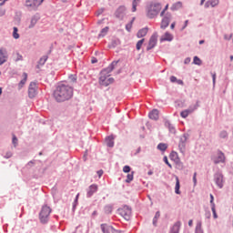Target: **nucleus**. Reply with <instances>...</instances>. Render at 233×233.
Returning a JSON list of instances; mask_svg holds the SVG:
<instances>
[{
    "instance_id": "obj_15",
    "label": "nucleus",
    "mask_w": 233,
    "mask_h": 233,
    "mask_svg": "<svg viewBox=\"0 0 233 233\" xmlns=\"http://www.w3.org/2000/svg\"><path fill=\"white\" fill-rule=\"evenodd\" d=\"M97 190H98L97 184H92L86 189V192H87L86 198H92V196H94L96 192H97Z\"/></svg>"
},
{
    "instance_id": "obj_18",
    "label": "nucleus",
    "mask_w": 233,
    "mask_h": 233,
    "mask_svg": "<svg viewBox=\"0 0 233 233\" xmlns=\"http://www.w3.org/2000/svg\"><path fill=\"white\" fill-rule=\"evenodd\" d=\"M148 117L149 119H153V121H157V119H159V110L153 109L149 112Z\"/></svg>"
},
{
    "instance_id": "obj_47",
    "label": "nucleus",
    "mask_w": 233,
    "mask_h": 233,
    "mask_svg": "<svg viewBox=\"0 0 233 233\" xmlns=\"http://www.w3.org/2000/svg\"><path fill=\"white\" fill-rule=\"evenodd\" d=\"M210 2L212 8H215V6H218V5H219V0H210Z\"/></svg>"
},
{
    "instance_id": "obj_60",
    "label": "nucleus",
    "mask_w": 233,
    "mask_h": 233,
    "mask_svg": "<svg viewBox=\"0 0 233 233\" xmlns=\"http://www.w3.org/2000/svg\"><path fill=\"white\" fill-rule=\"evenodd\" d=\"M91 63H92V65H96V63H97V58L92 57Z\"/></svg>"
},
{
    "instance_id": "obj_22",
    "label": "nucleus",
    "mask_w": 233,
    "mask_h": 233,
    "mask_svg": "<svg viewBox=\"0 0 233 233\" xmlns=\"http://www.w3.org/2000/svg\"><path fill=\"white\" fill-rule=\"evenodd\" d=\"M119 45H121V40H119V38H113L108 45V48H116L119 46Z\"/></svg>"
},
{
    "instance_id": "obj_19",
    "label": "nucleus",
    "mask_w": 233,
    "mask_h": 233,
    "mask_svg": "<svg viewBox=\"0 0 233 233\" xmlns=\"http://www.w3.org/2000/svg\"><path fill=\"white\" fill-rule=\"evenodd\" d=\"M164 41H174V35H172V34L169 32H166L165 35L160 38V43H163Z\"/></svg>"
},
{
    "instance_id": "obj_12",
    "label": "nucleus",
    "mask_w": 233,
    "mask_h": 233,
    "mask_svg": "<svg viewBox=\"0 0 233 233\" xmlns=\"http://www.w3.org/2000/svg\"><path fill=\"white\" fill-rule=\"evenodd\" d=\"M127 7L125 5H120L115 12V16L116 17V19H120L121 21H123V19L125 18V15H127Z\"/></svg>"
},
{
    "instance_id": "obj_24",
    "label": "nucleus",
    "mask_w": 233,
    "mask_h": 233,
    "mask_svg": "<svg viewBox=\"0 0 233 233\" xmlns=\"http://www.w3.org/2000/svg\"><path fill=\"white\" fill-rule=\"evenodd\" d=\"M6 63V51L5 49H0V66L1 65H5Z\"/></svg>"
},
{
    "instance_id": "obj_41",
    "label": "nucleus",
    "mask_w": 233,
    "mask_h": 233,
    "mask_svg": "<svg viewBox=\"0 0 233 233\" xmlns=\"http://www.w3.org/2000/svg\"><path fill=\"white\" fill-rule=\"evenodd\" d=\"M134 180V171L131 174H127L126 183H130Z\"/></svg>"
},
{
    "instance_id": "obj_46",
    "label": "nucleus",
    "mask_w": 233,
    "mask_h": 233,
    "mask_svg": "<svg viewBox=\"0 0 233 233\" xmlns=\"http://www.w3.org/2000/svg\"><path fill=\"white\" fill-rule=\"evenodd\" d=\"M79 201V194L76 196L75 201L73 203V210H76V207H77V202Z\"/></svg>"
},
{
    "instance_id": "obj_26",
    "label": "nucleus",
    "mask_w": 233,
    "mask_h": 233,
    "mask_svg": "<svg viewBox=\"0 0 233 233\" xmlns=\"http://www.w3.org/2000/svg\"><path fill=\"white\" fill-rule=\"evenodd\" d=\"M182 7H183V3L177 2V3H175L171 5L170 10H172V12H176V11L179 10Z\"/></svg>"
},
{
    "instance_id": "obj_61",
    "label": "nucleus",
    "mask_w": 233,
    "mask_h": 233,
    "mask_svg": "<svg viewBox=\"0 0 233 233\" xmlns=\"http://www.w3.org/2000/svg\"><path fill=\"white\" fill-rule=\"evenodd\" d=\"M98 177H101V176H103V169H100L96 172Z\"/></svg>"
},
{
    "instance_id": "obj_16",
    "label": "nucleus",
    "mask_w": 233,
    "mask_h": 233,
    "mask_svg": "<svg viewBox=\"0 0 233 233\" xmlns=\"http://www.w3.org/2000/svg\"><path fill=\"white\" fill-rule=\"evenodd\" d=\"M214 179H215V183L216 185L221 188L223 187V174L221 173H216L214 175Z\"/></svg>"
},
{
    "instance_id": "obj_14",
    "label": "nucleus",
    "mask_w": 233,
    "mask_h": 233,
    "mask_svg": "<svg viewBox=\"0 0 233 233\" xmlns=\"http://www.w3.org/2000/svg\"><path fill=\"white\" fill-rule=\"evenodd\" d=\"M108 76H99V85L102 86H108L109 85H112L114 83V77H109Z\"/></svg>"
},
{
    "instance_id": "obj_37",
    "label": "nucleus",
    "mask_w": 233,
    "mask_h": 233,
    "mask_svg": "<svg viewBox=\"0 0 233 233\" xmlns=\"http://www.w3.org/2000/svg\"><path fill=\"white\" fill-rule=\"evenodd\" d=\"M113 210H114V206H112L110 204L105 206V208H104L105 214H110Z\"/></svg>"
},
{
    "instance_id": "obj_7",
    "label": "nucleus",
    "mask_w": 233,
    "mask_h": 233,
    "mask_svg": "<svg viewBox=\"0 0 233 233\" xmlns=\"http://www.w3.org/2000/svg\"><path fill=\"white\" fill-rule=\"evenodd\" d=\"M45 0H25V6L28 10H37V7L43 5Z\"/></svg>"
},
{
    "instance_id": "obj_51",
    "label": "nucleus",
    "mask_w": 233,
    "mask_h": 233,
    "mask_svg": "<svg viewBox=\"0 0 233 233\" xmlns=\"http://www.w3.org/2000/svg\"><path fill=\"white\" fill-rule=\"evenodd\" d=\"M126 30L127 32H130L132 30V22H129L127 25H126Z\"/></svg>"
},
{
    "instance_id": "obj_43",
    "label": "nucleus",
    "mask_w": 233,
    "mask_h": 233,
    "mask_svg": "<svg viewBox=\"0 0 233 233\" xmlns=\"http://www.w3.org/2000/svg\"><path fill=\"white\" fill-rule=\"evenodd\" d=\"M19 32V29L17 27L13 28V37L14 39H19V35L17 34Z\"/></svg>"
},
{
    "instance_id": "obj_34",
    "label": "nucleus",
    "mask_w": 233,
    "mask_h": 233,
    "mask_svg": "<svg viewBox=\"0 0 233 233\" xmlns=\"http://www.w3.org/2000/svg\"><path fill=\"white\" fill-rule=\"evenodd\" d=\"M141 3V0H133L132 1V12H137V5Z\"/></svg>"
},
{
    "instance_id": "obj_30",
    "label": "nucleus",
    "mask_w": 233,
    "mask_h": 233,
    "mask_svg": "<svg viewBox=\"0 0 233 233\" xmlns=\"http://www.w3.org/2000/svg\"><path fill=\"white\" fill-rule=\"evenodd\" d=\"M37 21H39L38 15L32 16L28 28H34V26H35V25H37Z\"/></svg>"
},
{
    "instance_id": "obj_23",
    "label": "nucleus",
    "mask_w": 233,
    "mask_h": 233,
    "mask_svg": "<svg viewBox=\"0 0 233 233\" xmlns=\"http://www.w3.org/2000/svg\"><path fill=\"white\" fill-rule=\"evenodd\" d=\"M106 145L109 147V148H114V136H108L106 137Z\"/></svg>"
},
{
    "instance_id": "obj_63",
    "label": "nucleus",
    "mask_w": 233,
    "mask_h": 233,
    "mask_svg": "<svg viewBox=\"0 0 233 233\" xmlns=\"http://www.w3.org/2000/svg\"><path fill=\"white\" fill-rule=\"evenodd\" d=\"M177 85H184V82L183 80L181 79H177V82H176Z\"/></svg>"
},
{
    "instance_id": "obj_20",
    "label": "nucleus",
    "mask_w": 233,
    "mask_h": 233,
    "mask_svg": "<svg viewBox=\"0 0 233 233\" xmlns=\"http://www.w3.org/2000/svg\"><path fill=\"white\" fill-rule=\"evenodd\" d=\"M181 228V221H177L173 227L170 228L169 233H179V229Z\"/></svg>"
},
{
    "instance_id": "obj_3",
    "label": "nucleus",
    "mask_w": 233,
    "mask_h": 233,
    "mask_svg": "<svg viewBox=\"0 0 233 233\" xmlns=\"http://www.w3.org/2000/svg\"><path fill=\"white\" fill-rule=\"evenodd\" d=\"M50 214H52V208L48 205H44L39 212V221L42 225H46L50 221Z\"/></svg>"
},
{
    "instance_id": "obj_39",
    "label": "nucleus",
    "mask_w": 233,
    "mask_h": 233,
    "mask_svg": "<svg viewBox=\"0 0 233 233\" xmlns=\"http://www.w3.org/2000/svg\"><path fill=\"white\" fill-rule=\"evenodd\" d=\"M108 26L104 27L103 29H101L100 34L98 35V37H105V35H106V34H108Z\"/></svg>"
},
{
    "instance_id": "obj_1",
    "label": "nucleus",
    "mask_w": 233,
    "mask_h": 233,
    "mask_svg": "<svg viewBox=\"0 0 233 233\" xmlns=\"http://www.w3.org/2000/svg\"><path fill=\"white\" fill-rule=\"evenodd\" d=\"M56 103H65L74 96V87L68 85L59 83L53 93Z\"/></svg>"
},
{
    "instance_id": "obj_10",
    "label": "nucleus",
    "mask_w": 233,
    "mask_h": 233,
    "mask_svg": "<svg viewBox=\"0 0 233 233\" xmlns=\"http://www.w3.org/2000/svg\"><path fill=\"white\" fill-rule=\"evenodd\" d=\"M211 159L215 165H219V163H225V153L221 150L217 151V157H212Z\"/></svg>"
},
{
    "instance_id": "obj_8",
    "label": "nucleus",
    "mask_w": 233,
    "mask_h": 233,
    "mask_svg": "<svg viewBox=\"0 0 233 233\" xmlns=\"http://www.w3.org/2000/svg\"><path fill=\"white\" fill-rule=\"evenodd\" d=\"M199 106V101H197L195 106H190L187 109L181 111L180 116L184 119H187L188 117L189 114H192L195 110H198V107Z\"/></svg>"
},
{
    "instance_id": "obj_35",
    "label": "nucleus",
    "mask_w": 233,
    "mask_h": 233,
    "mask_svg": "<svg viewBox=\"0 0 233 233\" xmlns=\"http://www.w3.org/2000/svg\"><path fill=\"white\" fill-rule=\"evenodd\" d=\"M157 148L158 150H160V152H165L167 150V148H168V145L165 144V143H159L157 147Z\"/></svg>"
},
{
    "instance_id": "obj_44",
    "label": "nucleus",
    "mask_w": 233,
    "mask_h": 233,
    "mask_svg": "<svg viewBox=\"0 0 233 233\" xmlns=\"http://www.w3.org/2000/svg\"><path fill=\"white\" fill-rule=\"evenodd\" d=\"M143 43H145V38H142L137 43V46H136L137 50H141V47L143 46Z\"/></svg>"
},
{
    "instance_id": "obj_6",
    "label": "nucleus",
    "mask_w": 233,
    "mask_h": 233,
    "mask_svg": "<svg viewBox=\"0 0 233 233\" xmlns=\"http://www.w3.org/2000/svg\"><path fill=\"white\" fill-rule=\"evenodd\" d=\"M189 137H190V135L188 133H184L183 136L180 137L178 148L181 154L185 153V150L187 149V141H188Z\"/></svg>"
},
{
    "instance_id": "obj_32",
    "label": "nucleus",
    "mask_w": 233,
    "mask_h": 233,
    "mask_svg": "<svg viewBox=\"0 0 233 233\" xmlns=\"http://www.w3.org/2000/svg\"><path fill=\"white\" fill-rule=\"evenodd\" d=\"M24 78L19 82L18 88H23L25 84L26 83V79H28V75L26 73L23 74Z\"/></svg>"
},
{
    "instance_id": "obj_29",
    "label": "nucleus",
    "mask_w": 233,
    "mask_h": 233,
    "mask_svg": "<svg viewBox=\"0 0 233 233\" xmlns=\"http://www.w3.org/2000/svg\"><path fill=\"white\" fill-rule=\"evenodd\" d=\"M181 188V184L179 183V177H176V186H175V194H181V190H179Z\"/></svg>"
},
{
    "instance_id": "obj_59",
    "label": "nucleus",
    "mask_w": 233,
    "mask_h": 233,
    "mask_svg": "<svg viewBox=\"0 0 233 233\" xmlns=\"http://www.w3.org/2000/svg\"><path fill=\"white\" fill-rule=\"evenodd\" d=\"M187 26H188V20L185 21L182 30H185L187 28Z\"/></svg>"
},
{
    "instance_id": "obj_9",
    "label": "nucleus",
    "mask_w": 233,
    "mask_h": 233,
    "mask_svg": "<svg viewBox=\"0 0 233 233\" xmlns=\"http://www.w3.org/2000/svg\"><path fill=\"white\" fill-rule=\"evenodd\" d=\"M170 21H172V14L167 12L162 18L160 28H162V30L167 28L168 25H170Z\"/></svg>"
},
{
    "instance_id": "obj_42",
    "label": "nucleus",
    "mask_w": 233,
    "mask_h": 233,
    "mask_svg": "<svg viewBox=\"0 0 233 233\" xmlns=\"http://www.w3.org/2000/svg\"><path fill=\"white\" fill-rule=\"evenodd\" d=\"M219 137L221 139H227V137H228V132H227V130H222L220 133H219Z\"/></svg>"
},
{
    "instance_id": "obj_55",
    "label": "nucleus",
    "mask_w": 233,
    "mask_h": 233,
    "mask_svg": "<svg viewBox=\"0 0 233 233\" xmlns=\"http://www.w3.org/2000/svg\"><path fill=\"white\" fill-rule=\"evenodd\" d=\"M210 6H211V2H210V0H208V1H207V2L205 3L204 7H205V8H210Z\"/></svg>"
},
{
    "instance_id": "obj_25",
    "label": "nucleus",
    "mask_w": 233,
    "mask_h": 233,
    "mask_svg": "<svg viewBox=\"0 0 233 233\" xmlns=\"http://www.w3.org/2000/svg\"><path fill=\"white\" fill-rule=\"evenodd\" d=\"M147 34H148V27H144L137 32V36L138 39H141V37H145Z\"/></svg>"
},
{
    "instance_id": "obj_64",
    "label": "nucleus",
    "mask_w": 233,
    "mask_h": 233,
    "mask_svg": "<svg viewBox=\"0 0 233 233\" xmlns=\"http://www.w3.org/2000/svg\"><path fill=\"white\" fill-rule=\"evenodd\" d=\"M213 85H216V73L212 75Z\"/></svg>"
},
{
    "instance_id": "obj_40",
    "label": "nucleus",
    "mask_w": 233,
    "mask_h": 233,
    "mask_svg": "<svg viewBox=\"0 0 233 233\" xmlns=\"http://www.w3.org/2000/svg\"><path fill=\"white\" fill-rule=\"evenodd\" d=\"M202 61H201V58L200 57H198V56H194V58H193V64L194 65H198V66H201V65H202Z\"/></svg>"
},
{
    "instance_id": "obj_53",
    "label": "nucleus",
    "mask_w": 233,
    "mask_h": 233,
    "mask_svg": "<svg viewBox=\"0 0 233 233\" xmlns=\"http://www.w3.org/2000/svg\"><path fill=\"white\" fill-rule=\"evenodd\" d=\"M12 156H13L12 152L8 151L5 153V159H10V157H12Z\"/></svg>"
},
{
    "instance_id": "obj_21",
    "label": "nucleus",
    "mask_w": 233,
    "mask_h": 233,
    "mask_svg": "<svg viewBox=\"0 0 233 233\" xmlns=\"http://www.w3.org/2000/svg\"><path fill=\"white\" fill-rule=\"evenodd\" d=\"M165 127L166 128H168V131L171 134H176V127H174L172 123H170V120H165Z\"/></svg>"
},
{
    "instance_id": "obj_45",
    "label": "nucleus",
    "mask_w": 233,
    "mask_h": 233,
    "mask_svg": "<svg viewBox=\"0 0 233 233\" xmlns=\"http://www.w3.org/2000/svg\"><path fill=\"white\" fill-rule=\"evenodd\" d=\"M70 83H77V76L76 75H70L69 76Z\"/></svg>"
},
{
    "instance_id": "obj_28",
    "label": "nucleus",
    "mask_w": 233,
    "mask_h": 233,
    "mask_svg": "<svg viewBox=\"0 0 233 233\" xmlns=\"http://www.w3.org/2000/svg\"><path fill=\"white\" fill-rule=\"evenodd\" d=\"M195 233H205L203 230V223L201 221H198L195 228Z\"/></svg>"
},
{
    "instance_id": "obj_31",
    "label": "nucleus",
    "mask_w": 233,
    "mask_h": 233,
    "mask_svg": "<svg viewBox=\"0 0 233 233\" xmlns=\"http://www.w3.org/2000/svg\"><path fill=\"white\" fill-rule=\"evenodd\" d=\"M169 158L171 159V161H174V163H176L177 161H179V155H177V152L176 151H172L169 155Z\"/></svg>"
},
{
    "instance_id": "obj_57",
    "label": "nucleus",
    "mask_w": 233,
    "mask_h": 233,
    "mask_svg": "<svg viewBox=\"0 0 233 233\" xmlns=\"http://www.w3.org/2000/svg\"><path fill=\"white\" fill-rule=\"evenodd\" d=\"M190 57H187L185 60H184V65H190Z\"/></svg>"
},
{
    "instance_id": "obj_36",
    "label": "nucleus",
    "mask_w": 233,
    "mask_h": 233,
    "mask_svg": "<svg viewBox=\"0 0 233 233\" xmlns=\"http://www.w3.org/2000/svg\"><path fill=\"white\" fill-rule=\"evenodd\" d=\"M175 165L177 170H183V168H185V166L183 165V162H181V159L177 160L175 162Z\"/></svg>"
},
{
    "instance_id": "obj_48",
    "label": "nucleus",
    "mask_w": 233,
    "mask_h": 233,
    "mask_svg": "<svg viewBox=\"0 0 233 233\" xmlns=\"http://www.w3.org/2000/svg\"><path fill=\"white\" fill-rule=\"evenodd\" d=\"M130 170H132V167H130V166H125L123 167V172H125V174H128Z\"/></svg>"
},
{
    "instance_id": "obj_17",
    "label": "nucleus",
    "mask_w": 233,
    "mask_h": 233,
    "mask_svg": "<svg viewBox=\"0 0 233 233\" xmlns=\"http://www.w3.org/2000/svg\"><path fill=\"white\" fill-rule=\"evenodd\" d=\"M210 205H211V210L213 212V218L214 219H218V213L216 212V203H214V195L210 194Z\"/></svg>"
},
{
    "instance_id": "obj_58",
    "label": "nucleus",
    "mask_w": 233,
    "mask_h": 233,
    "mask_svg": "<svg viewBox=\"0 0 233 233\" xmlns=\"http://www.w3.org/2000/svg\"><path fill=\"white\" fill-rule=\"evenodd\" d=\"M110 232H112V233H121V231L114 228L113 226H112V228H111Z\"/></svg>"
},
{
    "instance_id": "obj_52",
    "label": "nucleus",
    "mask_w": 233,
    "mask_h": 233,
    "mask_svg": "<svg viewBox=\"0 0 233 233\" xmlns=\"http://www.w3.org/2000/svg\"><path fill=\"white\" fill-rule=\"evenodd\" d=\"M17 141H18L17 137L13 136L12 143H13V145H14L15 147L17 146Z\"/></svg>"
},
{
    "instance_id": "obj_33",
    "label": "nucleus",
    "mask_w": 233,
    "mask_h": 233,
    "mask_svg": "<svg viewBox=\"0 0 233 233\" xmlns=\"http://www.w3.org/2000/svg\"><path fill=\"white\" fill-rule=\"evenodd\" d=\"M159 218H161V212L157 211L155 214V217L153 218V226L154 227H157V219H159Z\"/></svg>"
},
{
    "instance_id": "obj_49",
    "label": "nucleus",
    "mask_w": 233,
    "mask_h": 233,
    "mask_svg": "<svg viewBox=\"0 0 233 233\" xmlns=\"http://www.w3.org/2000/svg\"><path fill=\"white\" fill-rule=\"evenodd\" d=\"M163 161H164V163H166V165H167V167L172 168V164L170 162H168V157H164Z\"/></svg>"
},
{
    "instance_id": "obj_4",
    "label": "nucleus",
    "mask_w": 233,
    "mask_h": 233,
    "mask_svg": "<svg viewBox=\"0 0 233 233\" xmlns=\"http://www.w3.org/2000/svg\"><path fill=\"white\" fill-rule=\"evenodd\" d=\"M117 212L119 216L126 219V221H130V218L132 217V208L126 205L123 208H118Z\"/></svg>"
},
{
    "instance_id": "obj_56",
    "label": "nucleus",
    "mask_w": 233,
    "mask_h": 233,
    "mask_svg": "<svg viewBox=\"0 0 233 233\" xmlns=\"http://www.w3.org/2000/svg\"><path fill=\"white\" fill-rule=\"evenodd\" d=\"M170 81H171V83H177V77H176L175 76H170Z\"/></svg>"
},
{
    "instance_id": "obj_11",
    "label": "nucleus",
    "mask_w": 233,
    "mask_h": 233,
    "mask_svg": "<svg viewBox=\"0 0 233 233\" xmlns=\"http://www.w3.org/2000/svg\"><path fill=\"white\" fill-rule=\"evenodd\" d=\"M37 96V84L31 82L28 87V97L34 99Z\"/></svg>"
},
{
    "instance_id": "obj_54",
    "label": "nucleus",
    "mask_w": 233,
    "mask_h": 233,
    "mask_svg": "<svg viewBox=\"0 0 233 233\" xmlns=\"http://www.w3.org/2000/svg\"><path fill=\"white\" fill-rule=\"evenodd\" d=\"M15 61H23V56L19 53H16V59Z\"/></svg>"
},
{
    "instance_id": "obj_50",
    "label": "nucleus",
    "mask_w": 233,
    "mask_h": 233,
    "mask_svg": "<svg viewBox=\"0 0 233 233\" xmlns=\"http://www.w3.org/2000/svg\"><path fill=\"white\" fill-rule=\"evenodd\" d=\"M33 165H35V160H30V161L27 163L26 167H27V168H32V166H33Z\"/></svg>"
},
{
    "instance_id": "obj_5",
    "label": "nucleus",
    "mask_w": 233,
    "mask_h": 233,
    "mask_svg": "<svg viewBox=\"0 0 233 233\" xmlns=\"http://www.w3.org/2000/svg\"><path fill=\"white\" fill-rule=\"evenodd\" d=\"M119 60L113 61L107 67L104 68L100 72V77H110V73L117 66Z\"/></svg>"
},
{
    "instance_id": "obj_13",
    "label": "nucleus",
    "mask_w": 233,
    "mask_h": 233,
    "mask_svg": "<svg viewBox=\"0 0 233 233\" xmlns=\"http://www.w3.org/2000/svg\"><path fill=\"white\" fill-rule=\"evenodd\" d=\"M156 45H157V33H154L150 38L147 47V52L152 50V48H156Z\"/></svg>"
},
{
    "instance_id": "obj_38",
    "label": "nucleus",
    "mask_w": 233,
    "mask_h": 233,
    "mask_svg": "<svg viewBox=\"0 0 233 233\" xmlns=\"http://www.w3.org/2000/svg\"><path fill=\"white\" fill-rule=\"evenodd\" d=\"M46 61H48V55L43 56L39 61L38 64L43 66L45 65V63H46Z\"/></svg>"
},
{
    "instance_id": "obj_62",
    "label": "nucleus",
    "mask_w": 233,
    "mask_h": 233,
    "mask_svg": "<svg viewBox=\"0 0 233 233\" xmlns=\"http://www.w3.org/2000/svg\"><path fill=\"white\" fill-rule=\"evenodd\" d=\"M141 152V147H139L137 151L134 153V156H137Z\"/></svg>"
},
{
    "instance_id": "obj_2",
    "label": "nucleus",
    "mask_w": 233,
    "mask_h": 233,
    "mask_svg": "<svg viewBox=\"0 0 233 233\" xmlns=\"http://www.w3.org/2000/svg\"><path fill=\"white\" fill-rule=\"evenodd\" d=\"M161 8L162 6L159 3L150 4L146 8L147 17H148V19H154L155 17H157V15L159 12H161Z\"/></svg>"
},
{
    "instance_id": "obj_27",
    "label": "nucleus",
    "mask_w": 233,
    "mask_h": 233,
    "mask_svg": "<svg viewBox=\"0 0 233 233\" xmlns=\"http://www.w3.org/2000/svg\"><path fill=\"white\" fill-rule=\"evenodd\" d=\"M100 228H101L103 233H110L112 226H110L108 224H101Z\"/></svg>"
}]
</instances>
